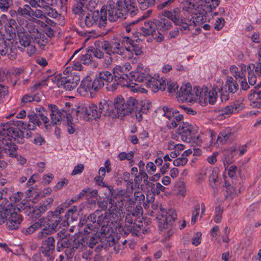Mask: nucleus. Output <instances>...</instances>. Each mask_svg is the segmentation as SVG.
<instances>
[{
  "label": "nucleus",
  "instance_id": "nucleus-59",
  "mask_svg": "<svg viewBox=\"0 0 261 261\" xmlns=\"http://www.w3.org/2000/svg\"><path fill=\"white\" fill-rule=\"evenodd\" d=\"M257 87H255L254 89H252L250 91L249 98L250 99L253 98L256 99H261V90L258 91L256 89Z\"/></svg>",
  "mask_w": 261,
  "mask_h": 261
},
{
  "label": "nucleus",
  "instance_id": "nucleus-8",
  "mask_svg": "<svg viewBox=\"0 0 261 261\" xmlns=\"http://www.w3.org/2000/svg\"><path fill=\"white\" fill-rule=\"evenodd\" d=\"M139 105L135 98L129 97L125 102L122 96H119L115 99L114 107L119 115H126L134 111Z\"/></svg>",
  "mask_w": 261,
  "mask_h": 261
},
{
  "label": "nucleus",
  "instance_id": "nucleus-27",
  "mask_svg": "<svg viewBox=\"0 0 261 261\" xmlns=\"http://www.w3.org/2000/svg\"><path fill=\"white\" fill-rule=\"evenodd\" d=\"M111 101H107L104 99L101 100L99 103L98 109V118L101 116H110L113 111V106Z\"/></svg>",
  "mask_w": 261,
  "mask_h": 261
},
{
  "label": "nucleus",
  "instance_id": "nucleus-22",
  "mask_svg": "<svg viewBox=\"0 0 261 261\" xmlns=\"http://www.w3.org/2000/svg\"><path fill=\"white\" fill-rule=\"evenodd\" d=\"M143 213H126L125 218L126 225L133 224V227H141L142 226Z\"/></svg>",
  "mask_w": 261,
  "mask_h": 261
},
{
  "label": "nucleus",
  "instance_id": "nucleus-53",
  "mask_svg": "<svg viewBox=\"0 0 261 261\" xmlns=\"http://www.w3.org/2000/svg\"><path fill=\"white\" fill-rule=\"evenodd\" d=\"M92 59V52L88 51L87 53L82 55L80 60L84 64H89Z\"/></svg>",
  "mask_w": 261,
  "mask_h": 261
},
{
  "label": "nucleus",
  "instance_id": "nucleus-46",
  "mask_svg": "<svg viewBox=\"0 0 261 261\" xmlns=\"http://www.w3.org/2000/svg\"><path fill=\"white\" fill-rule=\"evenodd\" d=\"M200 87H194L193 89L192 88V92H190L189 94L190 101H186V102H195L197 100L199 101V95H200Z\"/></svg>",
  "mask_w": 261,
  "mask_h": 261
},
{
  "label": "nucleus",
  "instance_id": "nucleus-39",
  "mask_svg": "<svg viewBox=\"0 0 261 261\" xmlns=\"http://www.w3.org/2000/svg\"><path fill=\"white\" fill-rule=\"evenodd\" d=\"M34 21L42 28L43 31L48 37L51 38L54 36V31L49 25L45 24L44 22L37 19H35Z\"/></svg>",
  "mask_w": 261,
  "mask_h": 261
},
{
  "label": "nucleus",
  "instance_id": "nucleus-28",
  "mask_svg": "<svg viewBox=\"0 0 261 261\" xmlns=\"http://www.w3.org/2000/svg\"><path fill=\"white\" fill-rule=\"evenodd\" d=\"M48 107L50 111L51 123L53 124H57L62 120V113L55 105L49 104Z\"/></svg>",
  "mask_w": 261,
  "mask_h": 261
},
{
  "label": "nucleus",
  "instance_id": "nucleus-43",
  "mask_svg": "<svg viewBox=\"0 0 261 261\" xmlns=\"http://www.w3.org/2000/svg\"><path fill=\"white\" fill-rule=\"evenodd\" d=\"M25 2L28 3L32 7H39L45 10L48 8V4L45 0H24Z\"/></svg>",
  "mask_w": 261,
  "mask_h": 261
},
{
  "label": "nucleus",
  "instance_id": "nucleus-29",
  "mask_svg": "<svg viewBox=\"0 0 261 261\" xmlns=\"http://www.w3.org/2000/svg\"><path fill=\"white\" fill-rule=\"evenodd\" d=\"M35 18H33L28 22L25 25L26 31L31 36L32 39H37L38 37L42 36L41 33L39 32L38 28L36 27L34 23H37L34 20Z\"/></svg>",
  "mask_w": 261,
  "mask_h": 261
},
{
  "label": "nucleus",
  "instance_id": "nucleus-25",
  "mask_svg": "<svg viewBox=\"0 0 261 261\" xmlns=\"http://www.w3.org/2000/svg\"><path fill=\"white\" fill-rule=\"evenodd\" d=\"M234 135L233 130L228 127L222 129L219 133L217 138V142L225 144L233 139Z\"/></svg>",
  "mask_w": 261,
  "mask_h": 261
},
{
  "label": "nucleus",
  "instance_id": "nucleus-41",
  "mask_svg": "<svg viewBox=\"0 0 261 261\" xmlns=\"http://www.w3.org/2000/svg\"><path fill=\"white\" fill-rule=\"evenodd\" d=\"M33 9L28 5H24L19 7L17 10V14L22 17H32Z\"/></svg>",
  "mask_w": 261,
  "mask_h": 261
},
{
  "label": "nucleus",
  "instance_id": "nucleus-6",
  "mask_svg": "<svg viewBox=\"0 0 261 261\" xmlns=\"http://www.w3.org/2000/svg\"><path fill=\"white\" fill-rule=\"evenodd\" d=\"M80 79L76 72H71L66 76L64 73L63 75H57L50 79L51 82L59 88H63L69 91L76 87Z\"/></svg>",
  "mask_w": 261,
  "mask_h": 261
},
{
  "label": "nucleus",
  "instance_id": "nucleus-60",
  "mask_svg": "<svg viewBox=\"0 0 261 261\" xmlns=\"http://www.w3.org/2000/svg\"><path fill=\"white\" fill-rule=\"evenodd\" d=\"M201 236L200 232H197L192 238V244L195 246L199 245L201 243Z\"/></svg>",
  "mask_w": 261,
  "mask_h": 261
},
{
  "label": "nucleus",
  "instance_id": "nucleus-5",
  "mask_svg": "<svg viewBox=\"0 0 261 261\" xmlns=\"http://www.w3.org/2000/svg\"><path fill=\"white\" fill-rule=\"evenodd\" d=\"M29 119V123L23 122L20 120H12L11 122V126L15 125L21 129L33 130L35 129L36 125L39 126L41 124V120L44 123L45 127H47V124L48 123V118L43 114H32L28 116Z\"/></svg>",
  "mask_w": 261,
  "mask_h": 261
},
{
  "label": "nucleus",
  "instance_id": "nucleus-37",
  "mask_svg": "<svg viewBox=\"0 0 261 261\" xmlns=\"http://www.w3.org/2000/svg\"><path fill=\"white\" fill-rule=\"evenodd\" d=\"M18 37L20 45L23 47H26L31 43V36L27 32L18 33Z\"/></svg>",
  "mask_w": 261,
  "mask_h": 261
},
{
  "label": "nucleus",
  "instance_id": "nucleus-2",
  "mask_svg": "<svg viewBox=\"0 0 261 261\" xmlns=\"http://www.w3.org/2000/svg\"><path fill=\"white\" fill-rule=\"evenodd\" d=\"M103 10L106 13V22L108 17L110 21H115L118 19H125L128 15L133 17L138 11L134 0H120L116 5L113 1H109L107 6L102 7L101 11Z\"/></svg>",
  "mask_w": 261,
  "mask_h": 261
},
{
  "label": "nucleus",
  "instance_id": "nucleus-56",
  "mask_svg": "<svg viewBox=\"0 0 261 261\" xmlns=\"http://www.w3.org/2000/svg\"><path fill=\"white\" fill-rule=\"evenodd\" d=\"M11 4V0H0L1 10L3 12L7 11Z\"/></svg>",
  "mask_w": 261,
  "mask_h": 261
},
{
  "label": "nucleus",
  "instance_id": "nucleus-32",
  "mask_svg": "<svg viewBox=\"0 0 261 261\" xmlns=\"http://www.w3.org/2000/svg\"><path fill=\"white\" fill-rule=\"evenodd\" d=\"M192 92V86L190 84L182 85L178 92L179 98L182 101H190L189 94Z\"/></svg>",
  "mask_w": 261,
  "mask_h": 261
},
{
  "label": "nucleus",
  "instance_id": "nucleus-35",
  "mask_svg": "<svg viewBox=\"0 0 261 261\" xmlns=\"http://www.w3.org/2000/svg\"><path fill=\"white\" fill-rule=\"evenodd\" d=\"M60 214L61 213H50L51 216H48L49 218H45L47 219V222L45 223V225L46 224L49 226L51 225L54 229H57L61 221V218L59 216Z\"/></svg>",
  "mask_w": 261,
  "mask_h": 261
},
{
  "label": "nucleus",
  "instance_id": "nucleus-13",
  "mask_svg": "<svg viewBox=\"0 0 261 261\" xmlns=\"http://www.w3.org/2000/svg\"><path fill=\"white\" fill-rule=\"evenodd\" d=\"M164 114L163 116L165 117L167 126L172 129L175 128L181 121L183 116L175 109L164 107L163 108Z\"/></svg>",
  "mask_w": 261,
  "mask_h": 261
},
{
  "label": "nucleus",
  "instance_id": "nucleus-1",
  "mask_svg": "<svg viewBox=\"0 0 261 261\" xmlns=\"http://www.w3.org/2000/svg\"><path fill=\"white\" fill-rule=\"evenodd\" d=\"M218 0H183L180 8L171 11H164V16L172 20L175 24L180 25L182 33L190 31L187 20L195 25L202 24L204 17L218 7Z\"/></svg>",
  "mask_w": 261,
  "mask_h": 261
},
{
  "label": "nucleus",
  "instance_id": "nucleus-44",
  "mask_svg": "<svg viewBox=\"0 0 261 261\" xmlns=\"http://www.w3.org/2000/svg\"><path fill=\"white\" fill-rule=\"evenodd\" d=\"M121 84L122 87H127L133 92H141L144 93L146 91L144 88L141 87L139 85L134 83H129L127 80L126 81L125 83H124Z\"/></svg>",
  "mask_w": 261,
  "mask_h": 261
},
{
  "label": "nucleus",
  "instance_id": "nucleus-62",
  "mask_svg": "<svg viewBox=\"0 0 261 261\" xmlns=\"http://www.w3.org/2000/svg\"><path fill=\"white\" fill-rule=\"evenodd\" d=\"M8 51V48L6 45V42L2 41L0 42V55L5 56Z\"/></svg>",
  "mask_w": 261,
  "mask_h": 261
},
{
  "label": "nucleus",
  "instance_id": "nucleus-57",
  "mask_svg": "<svg viewBox=\"0 0 261 261\" xmlns=\"http://www.w3.org/2000/svg\"><path fill=\"white\" fill-rule=\"evenodd\" d=\"M15 206L10 202H7L6 205H4L0 209V212H15Z\"/></svg>",
  "mask_w": 261,
  "mask_h": 261
},
{
  "label": "nucleus",
  "instance_id": "nucleus-36",
  "mask_svg": "<svg viewBox=\"0 0 261 261\" xmlns=\"http://www.w3.org/2000/svg\"><path fill=\"white\" fill-rule=\"evenodd\" d=\"M113 76L115 78L125 82L129 79L128 74L125 73L122 67L121 66H116L113 68Z\"/></svg>",
  "mask_w": 261,
  "mask_h": 261
},
{
  "label": "nucleus",
  "instance_id": "nucleus-9",
  "mask_svg": "<svg viewBox=\"0 0 261 261\" xmlns=\"http://www.w3.org/2000/svg\"><path fill=\"white\" fill-rule=\"evenodd\" d=\"M77 115L85 121L98 118V108L94 103H81L76 110Z\"/></svg>",
  "mask_w": 261,
  "mask_h": 261
},
{
  "label": "nucleus",
  "instance_id": "nucleus-12",
  "mask_svg": "<svg viewBox=\"0 0 261 261\" xmlns=\"http://www.w3.org/2000/svg\"><path fill=\"white\" fill-rule=\"evenodd\" d=\"M156 219L160 228L166 229L169 228L167 231V237L172 236L174 231L172 229V225L176 218V213H157Z\"/></svg>",
  "mask_w": 261,
  "mask_h": 261
},
{
  "label": "nucleus",
  "instance_id": "nucleus-40",
  "mask_svg": "<svg viewBox=\"0 0 261 261\" xmlns=\"http://www.w3.org/2000/svg\"><path fill=\"white\" fill-rule=\"evenodd\" d=\"M104 179V177L100 176V175H97L94 178V180L95 181V183L99 186H101L102 187H106L107 188V190L108 191H109V195H111L113 197H115L114 195V189L113 187L107 186L103 181V180Z\"/></svg>",
  "mask_w": 261,
  "mask_h": 261
},
{
  "label": "nucleus",
  "instance_id": "nucleus-52",
  "mask_svg": "<svg viewBox=\"0 0 261 261\" xmlns=\"http://www.w3.org/2000/svg\"><path fill=\"white\" fill-rule=\"evenodd\" d=\"M140 8L142 10H146L149 7L154 5L155 0H137Z\"/></svg>",
  "mask_w": 261,
  "mask_h": 261
},
{
  "label": "nucleus",
  "instance_id": "nucleus-58",
  "mask_svg": "<svg viewBox=\"0 0 261 261\" xmlns=\"http://www.w3.org/2000/svg\"><path fill=\"white\" fill-rule=\"evenodd\" d=\"M188 161V159L186 157H180L175 159L173 161V164L175 166H183L185 165Z\"/></svg>",
  "mask_w": 261,
  "mask_h": 261
},
{
  "label": "nucleus",
  "instance_id": "nucleus-23",
  "mask_svg": "<svg viewBox=\"0 0 261 261\" xmlns=\"http://www.w3.org/2000/svg\"><path fill=\"white\" fill-rule=\"evenodd\" d=\"M113 75L109 71H102L98 73L94 80L99 89L103 87L106 83H112L113 80Z\"/></svg>",
  "mask_w": 261,
  "mask_h": 261
},
{
  "label": "nucleus",
  "instance_id": "nucleus-30",
  "mask_svg": "<svg viewBox=\"0 0 261 261\" xmlns=\"http://www.w3.org/2000/svg\"><path fill=\"white\" fill-rule=\"evenodd\" d=\"M60 245L66 247L65 253L68 259L71 258L73 256L75 250L71 246L70 242H68L65 240L59 241L58 242L57 249L59 252L60 251Z\"/></svg>",
  "mask_w": 261,
  "mask_h": 261
},
{
  "label": "nucleus",
  "instance_id": "nucleus-61",
  "mask_svg": "<svg viewBox=\"0 0 261 261\" xmlns=\"http://www.w3.org/2000/svg\"><path fill=\"white\" fill-rule=\"evenodd\" d=\"M67 241L70 242V244L75 250L83 246L82 242L79 240L74 239V240H70Z\"/></svg>",
  "mask_w": 261,
  "mask_h": 261
},
{
  "label": "nucleus",
  "instance_id": "nucleus-51",
  "mask_svg": "<svg viewBox=\"0 0 261 261\" xmlns=\"http://www.w3.org/2000/svg\"><path fill=\"white\" fill-rule=\"evenodd\" d=\"M33 101H39L40 99L37 96H33L30 94H27L24 95L21 98V101L23 105L27 104Z\"/></svg>",
  "mask_w": 261,
  "mask_h": 261
},
{
  "label": "nucleus",
  "instance_id": "nucleus-17",
  "mask_svg": "<svg viewBox=\"0 0 261 261\" xmlns=\"http://www.w3.org/2000/svg\"><path fill=\"white\" fill-rule=\"evenodd\" d=\"M196 130L193 126L187 122H182L179 125L178 128L179 134L181 135V139L185 142L191 141L192 135H195Z\"/></svg>",
  "mask_w": 261,
  "mask_h": 261
},
{
  "label": "nucleus",
  "instance_id": "nucleus-19",
  "mask_svg": "<svg viewBox=\"0 0 261 261\" xmlns=\"http://www.w3.org/2000/svg\"><path fill=\"white\" fill-rule=\"evenodd\" d=\"M22 217L19 213L7 214V226L9 230H15L18 228L21 221Z\"/></svg>",
  "mask_w": 261,
  "mask_h": 261
},
{
  "label": "nucleus",
  "instance_id": "nucleus-48",
  "mask_svg": "<svg viewBox=\"0 0 261 261\" xmlns=\"http://www.w3.org/2000/svg\"><path fill=\"white\" fill-rule=\"evenodd\" d=\"M204 138L205 136L203 134H198L197 136L193 135H192V139L191 141L187 142L192 143L193 144H195L197 146H200L202 144Z\"/></svg>",
  "mask_w": 261,
  "mask_h": 261
},
{
  "label": "nucleus",
  "instance_id": "nucleus-21",
  "mask_svg": "<svg viewBox=\"0 0 261 261\" xmlns=\"http://www.w3.org/2000/svg\"><path fill=\"white\" fill-rule=\"evenodd\" d=\"M98 2L99 0H80V2L76 4V7L73 9V11L76 14L84 11V9H87L92 11Z\"/></svg>",
  "mask_w": 261,
  "mask_h": 261
},
{
  "label": "nucleus",
  "instance_id": "nucleus-64",
  "mask_svg": "<svg viewBox=\"0 0 261 261\" xmlns=\"http://www.w3.org/2000/svg\"><path fill=\"white\" fill-rule=\"evenodd\" d=\"M167 84L168 91L169 93L175 92L178 87L177 83L175 82H170L168 83Z\"/></svg>",
  "mask_w": 261,
  "mask_h": 261
},
{
  "label": "nucleus",
  "instance_id": "nucleus-50",
  "mask_svg": "<svg viewBox=\"0 0 261 261\" xmlns=\"http://www.w3.org/2000/svg\"><path fill=\"white\" fill-rule=\"evenodd\" d=\"M112 83H109L108 84L107 88L109 90L114 91L117 89L118 86H121L122 87V83H125V82L121 80H119L117 78H115L114 80L112 82Z\"/></svg>",
  "mask_w": 261,
  "mask_h": 261
},
{
  "label": "nucleus",
  "instance_id": "nucleus-16",
  "mask_svg": "<svg viewBox=\"0 0 261 261\" xmlns=\"http://www.w3.org/2000/svg\"><path fill=\"white\" fill-rule=\"evenodd\" d=\"M55 242L54 238L51 237L42 241L40 250L47 257V261H53L54 259Z\"/></svg>",
  "mask_w": 261,
  "mask_h": 261
},
{
  "label": "nucleus",
  "instance_id": "nucleus-4",
  "mask_svg": "<svg viewBox=\"0 0 261 261\" xmlns=\"http://www.w3.org/2000/svg\"><path fill=\"white\" fill-rule=\"evenodd\" d=\"M132 80L138 82H144L147 87L151 89L152 91L156 92L159 90H165L166 82L164 77H160L159 75L155 74L152 76L150 70L145 67L142 63H139L135 71L129 72Z\"/></svg>",
  "mask_w": 261,
  "mask_h": 261
},
{
  "label": "nucleus",
  "instance_id": "nucleus-3",
  "mask_svg": "<svg viewBox=\"0 0 261 261\" xmlns=\"http://www.w3.org/2000/svg\"><path fill=\"white\" fill-rule=\"evenodd\" d=\"M17 135V130L11 126V122L0 123V168H5L7 163L3 158L2 151L11 157L16 155V146L12 142V139Z\"/></svg>",
  "mask_w": 261,
  "mask_h": 261
},
{
  "label": "nucleus",
  "instance_id": "nucleus-11",
  "mask_svg": "<svg viewBox=\"0 0 261 261\" xmlns=\"http://www.w3.org/2000/svg\"><path fill=\"white\" fill-rule=\"evenodd\" d=\"M218 98V93L216 89L213 88H208L203 86L200 88V95H199V103L202 106L208 104L214 105Z\"/></svg>",
  "mask_w": 261,
  "mask_h": 261
},
{
  "label": "nucleus",
  "instance_id": "nucleus-10",
  "mask_svg": "<svg viewBox=\"0 0 261 261\" xmlns=\"http://www.w3.org/2000/svg\"><path fill=\"white\" fill-rule=\"evenodd\" d=\"M95 81H92L89 77L84 78L81 82L80 86L77 89V93L82 96L93 97L94 92L99 89Z\"/></svg>",
  "mask_w": 261,
  "mask_h": 261
},
{
  "label": "nucleus",
  "instance_id": "nucleus-7",
  "mask_svg": "<svg viewBox=\"0 0 261 261\" xmlns=\"http://www.w3.org/2000/svg\"><path fill=\"white\" fill-rule=\"evenodd\" d=\"M123 37L119 39H113L110 42L108 41H96L95 45L97 47L104 50L107 54L124 55L126 43L123 42Z\"/></svg>",
  "mask_w": 261,
  "mask_h": 261
},
{
  "label": "nucleus",
  "instance_id": "nucleus-49",
  "mask_svg": "<svg viewBox=\"0 0 261 261\" xmlns=\"http://www.w3.org/2000/svg\"><path fill=\"white\" fill-rule=\"evenodd\" d=\"M148 178L147 174L145 172L144 170L139 171V173L137 176H136L134 178V181L138 186H139V182L143 179L144 181H147Z\"/></svg>",
  "mask_w": 261,
  "mask_h": 261
},
{
  "label": "nucleus",
  "instance_id": "nucleus-38",
  "mask_svg": "<svg viewBox=\"0 0 261 261\" xmlns=\"http://www.w3.org/2000/svg\"><path fill=\"white\" fill-rule=\"evenodd\" d=\"M16 26V21L12 18L9 19L8 22L5 24L6 31L12 37L15 36Z\"/></svg>",
  "mask_w": 261,
  "mask_h": 261
},
{
  "label": "nucleus",
  "instance_id": "nucleus-26",
  "mask_svg": "<svg viewBox=\"0 0 261 261\" xmlns=\"http://www.w3.org/2000/svg\"><path fill=\"white\" fill-rule=\"evenodd\" d=\"M35 214H36L35 222L26 229V234L32 233L37 229L40 228L41 226L45 225V223L47 222V219L41 217L40 215L41 213Z\"/></svg>",
  "mask_w": 261,
  "mask_h": 261
},
{
  "label": "nucleus",
  "instance_id": "nucleus-54",
  "mask_svg": "<svg viewBox=\"0 0 261 261\" xmlns=\"http://www.w3.org/2000/svg\"><path fill=\"white\" fill-rule=\"evenodd\" d=\"M134 155V152L132 151L129 152L128 153H126L125 152H121L119 154L118 158L120 161H123L124 160L130 161L132 159H133Z\"/></svg>",
  "mask_w": 261,
  "mask_h": 261
},
{
  "label": "nucleus",
  "instance_id": "nucleus-14",
  "mask_svg": "<svg viewBox=\"0 0 261 261\" xmlns=\"http://www.w3.org/2000/svg\"><path fill=\"white\" fill-rule=\"evenodd\" d=\"M105 11H101L99 12L98 11H94L88 13L85 18V24L88 27H93L95 25L99 27H104L106 24V17Z\"/></svg>",
  "mask_w": 261,
  "mask_h": 261
},
{
  "label": "nucleus",
  "instance_id": "nucleus-24",
  "mask_svg": "<svg viewBox=\"0 0 261 261\" xmlns=\"http://www.w3.org/2000/svg\"><path fill=\"white\" fill-rule=\"evenodd\" d=\"M141 33L144 36L153 35L158 32V25L155 19L145 22L144 25L140 28Z\"/></svg>",
  "mask_w": 261,
  "mask_h": 261
},
{
  "label": "nucleus",
  "instance_id": "nucleus-34",
  "mask_svg": "<svg viewBox=\"0 0 261 261\" xmlns=\"http://www.w3.org/2000/svg\"><path fill=\"white\" fill-rule=\"evenodd\" d=\"M219 171L218 169H214L209 176V182L210 186L213 189H217L220 185L219 179Z\"/></svg>",
  "mask_w": 261,
  "mask_h": 261
},
{
  "label": "nucleus",
  "instance_id": "nucleus-20",
  "mask_svg": "<svg viewBox=\"0 0 261 261\" xmlns=\"http://www.w3.org/2000/svg\"><path fill=\"white\" fill-rule=\"evenodd\" d=\"M244 104L242 99H239L234 100L229 105L226 106L224 108L220 110V114L222 115H229L231 114L239 112L243 109Z\"/></svg>",
  "mask_w": 261,
  "mask_h": 261
},
{
  "label": "nucleus",
  "instance_id": "nucleus-45",
  "mask_svg": "<svg viewBox=\"0 0 261 261\" xmlns=\"http://www.w3.org/2000/svg\"><path fill=\"white\" fill-rule=\"evenodd\" d=\"M226 191L225 193V198L227 199H232L234 197L237 193L236 189L230 184L225 182Z\"/></svg>",
  "mask_w": 261,
  "mask_h": 261
},
{
  "label": "nucleus",
  "instance_id": "nucleus-47",
  "mask_svg": "<svg viewBox=\"0 0 261 261\" xmlns=\"http://www.w3.org/2000/svg\"><path fill=\"white\" fill-rule=\"evenodd\" d=\"M81 193L83 194V197L86 196L87 198L96 197L97 195V191L93 190L92 188L86 187L82 191Z\"/></svg>",
  "mask_w": 261,
  "mask_h": 261
},
{
  "label": "nucleus",
  "instance_id": "nucleus-42",
  "mask_svg": "<svg viewBox=\"0 0 261 261\" xmlns=\"http://www.w3.org/2000/svg\"><path fill=\"white\" fill-rule=\"evenodd\" d=\"M123 213H105L104 215L101 214V216H98V222L101 223L102 226H105L108 224L110 219L111 217H114L117 216L118 214H123Z\"/></svg>",
  "mask_w": 261,
  "mask_h": 261
},
{
  "label": "nucleus",
  "instance_id": "nucleus-63",
  "mask_svg": "<svg viewBox=\"0 0 261 261\" xmlns=\"http://www.w3.org/2000/svg\"><path fill=\"white\" fill-rule=\"evenodd\" d=\"M84 169V165L83 164H79L74 167L71 174L75 175L81 173Z\"/></svg>",
  "mask_w": 261,
  "mask_h": 261
},
{
  "label": "nucleus",
  "instance_id": "nucleus-33",
  "mask_svg": "<svg viewBox=\"0 0 261 261\" xmlns=\"http://www.w3.org/2000/svg\"><path fill=\"white\" fill-rule=\"evenodd\" d=\"M246 70V66H241L240 68L236 66H231L230 68V71L232 75H233L237 80L240 81L245 77L244 71Z\"/></svg>",
  "mask_w": 261,
  "mask_h": 261
},
{
  "label": "nucleus",
  "instance_id": "nucleus-55",
  "mask_svg": "<svg viewBox=\"0 0 261 261\" xmlns=\"http://www.w3.org/2000/svg\"><path fill=\"white\" fill-rule=\"evenodd\" d=\"M134 188V181L132 180L128 181L126 184V197H130L132 195Z\"/></svg>",
  "mask_w": 261,
  "mask_h": 261
},
{
  "label": "nucleus",
  "instance_id": "nucleus-18",
  "mask_svg": "<svg viewBox=\"0 0 261 261\" xmlns=\"http://www.w3.org/2000/svg\"><path fill=\"white\" fill-rule=\"evenodd\" d=\"M247 70L248 82L250 85H254L261 75V65L259 63L249 64Z\"/></svg>",
  "mask_w": 261,
  "mask_h": 261
},
{
  "label": "nucleus",
  "instance_id": "nucleus-31",
  "mask_svg": "<svg viewBox=\"0 0 261 261\" xmlns=\"http://www.w3.org/2000/svg\"><path fill=\"white\" fill-rule=\"evenodd\" d=\"M163 12V17L159 19H155L158 25V30L165 31L169 30L172 27V23L167 17L164 16Z\"/></svg>",
  "mask_w": 261,
  "mask_h": 261
},
{
  "label": "nucleus",
  "instance_id": "nucleus-15",
  "mask_svg": "<svg viewBox=\"0 0 261 261\" xmlns=\"http://www.w3.org/2000/svg\"><path fill=\"white\" fill-rule=\"evenodd\" d=\"M123 42L126 43L124 56L128 59H132L134 55L139 56L142 54V45L133 40L129 37L124 36Z\"/></svg>",
  "mask_w": 261,
  "mask_h": 261
}]
</instances>
